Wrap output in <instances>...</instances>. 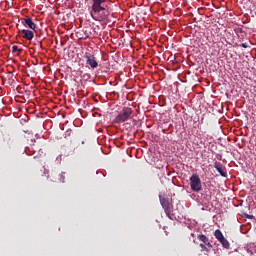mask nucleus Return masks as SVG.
Instances as JSON below:
<instances>
[{"instance_id": "nucleus-1", "label": "nucleus", "mask_w": 256, "mask_h": 256, "mask_svg": "<svg viewBox=\"0 0 256 256\" xmlns=\"http://www.w3.org/2000/svg\"><path fill=\"white\" fill-rule=\"evenodd\" d=\"M93 5H92V11L97 15L93 16V13H91L92 18L95 21H105L109 17V10H107V6H105V0H92Z\"/></svg>"}, {"instance_id": "nucleus-2", "label": "nucleus", "mask_w": 256, "mask_h": 256, "mask_svg": "<svg viewBox=\"0 0 256 256\" xmlns=\"http://www.w3.org/2000/svg\"><path fill=\"white\" fill-rule=\"evenodd\" d=\"M133 110L129 107H124L115 118L116 123H125L128 119H131Z\"/></svg>"}, {"instance_id": "nucleus-3", "label": "nucleus", "mask_w": 256, "mask_h": 256, "mask_svg": "<svg viewBox=\"0 0 256 256\" xmlns=\"http://www.w3.org/2000/svg\"><path fill=\"white\" fill-rule=\"evenodd\" d=\"M190 187L192 191H195V193H199V191L203 189V185L201 184V178H199V175L193 174L190 177Z\"/></svg>"}, {"instance_id": "nucleus-4", "label": "nucleus", "mask_w": 256, "mask_h": 256, "mask_svg": "<svg viewBox=\"0 0 256 256\" xmlns=\"http://www.w3.org/2000/svg\"><path fill=\"white\" fill-rule=\"evenodd\" d=\"M160 203L162 205V208L164 209L167 217L171 215V207H173V203L169 201V198L162 197L161 195L159 196Z\"/></svg>"}, {"instance_id": "nucleus-5", "label": "nucleus", "mask_w": 256, "mask_h": 256, "mask_svg": "<svg viewBox=\"0 0 256 256\" xmlns=\"http://www.w3.org/2000/svg\"><path fill=\"white\" fill-rule=\"evenodd\" d=\"M21 23L25 27H28V29H32L33 31H35V29H37V25L34 23L33 19H31V17H29V16L22 18Z\"/></svg>"}, {"instance_id": "nucleus-6", "label": "nucleus", "mask_w": 256, "mask_h": 256, "mask_svg": "<svg viewBox=\"0 0 256 256\" xmlns=\"http://www.w3.org/2000/svg\"><path fill=\"white\" fill-rule=\"evenodd\" d=\"M86 63L87 65H90L92 69H97L99 67V63H97V59H95V56L92 54L86 55Z\"/></svg>"}, {"instance_id": "nucleus-7", "label": "nucleus", "mask_w": 256, "mask_h": 256, "mask_svg": "<svg viewBox=\"0 0 256 256\" xmlns=\"http://www.w3.org/2000/svg\"><path fill=\"white\" fill-rule=\"evenodd\" d=\"M51 179L54 183H65V176L63 175V173L54 172L51 175Z\"/></svg>"}, {"instance_id": "nucleus-8", "label": "nucleus", "mask_w": 256, "mask_h": 256, "mask_svg": "<svg viewBox=\"0 0 256 256\" xmlns=\"http://www.w3.org/2000/svg\"><path fill=\"white\" fill-rule=\"evenodd\" d=\"M214 168L216 169V171H218L221 177H227V173L223 171V165L221 164V162H215Z\"/></svg>"}, {"instance_id": "nucleus-9", "label": "nucleus", "mask_w": 256, "mask_h": 256, "mask_svg": "<svg viewBox=\"0 0 256 256\" xmlns=\"http://www.w3.org/2000/svg\"><path fill=\"white\" fill-rule=\"evenodd\" d=\"M22 37L24 39H27L28 41H31L34 37L33 31H31V30H22Z\"/></svg>"}, {"instance_id": "nucleus-10", "label": "nucleus", "mask_w": 256, "mask_h": 256, "mask_svg": "<svg viewBox=\"0 0 256 256\" xmlns=\"http://www.w3.org/2000/svg\"><path fill=\"white\" fill-rule=\"evenodd\" d=\"M214 237L220 242L225 239V236H223V233L221 230L217 229L214 233Z\"/></svg>"}, {"instance_id": "nucleus-11", "label": "nucleus", "mask_w": 256, "mask_h": 256, "mask_svg": "<svg viewBox=\"0 0 256 256\" xmlns=\"http://www.w3.org/2000/svg\"><path fill=\"white\" fill-rule=\"evenodd\" d=\"M198 239L199 241H202V243H204V245L209 241V238L205 235H198Z\"/></svg>"}, {"instance_id": "nucleus-12", "label": "nucleus", "mask_w": 256, "mask_h": 256, "mask_svg": "<svg viewBox=\"0 0 256 256\" xmlns=\"http://www.w3.org/2000/svg\"><path fill=\"white\" fill-rule=\"evenodd\" d=\"M220 243L224 247V249H229V241H227L225 238L220 241Z\"/></svg>"}, {"instance_id": "nucleus-13", "label": "nucleus", "mask_w": 256, "mask_h": 256, "mask_svg": "<svg viewBox=\"0 0 256 256\" xmlns=\"http://www.w3.org/2000/svg\"><path fill=\"white\" fill-rule=\"evenodd\" d=\"M17 51H18V53H21V51H23L22 49H19V47H17V46H12V53H17Z\"/></svg>"}, {"instance_id": "nucleus-14", "label": "nucleus", "mask_w": 256, "mask_h": 256, "mask_svg": "<svg viewBox=\"0 0 256 256\" xmlns=\"http://www.w3.org/2000/svg\"><path fill=\"white\" fill-rule=\"evenodd\" d=\"M244 217H245L246 219H255V216L249 215V214H244Z\"/></svg>"}, {"instance_id": "nucleus-15", "label": "nucleus", "mask_w": 256, "mask_h": 256, "mask_svg": "<svg viewBox=\"0 0 256 256\" xmlns=\"http://www.w3.org/2000/svg\"><path fill=\"white\" fill-rule=\"evenodd\" d=\"M201 249H204V251H209V249H207V246H205V244L201 243L200 244Z\"/></svg>"}, {"instance_id": "nucleus-16", "label": "nucleus", "mask_w": 256, "mask_h": 256, "mask_svg": "<svg viewBox=\"0 0 256 256\" xmlns=\"http://www.w3.org/2000/svg\"><path fill=\"white\" fill-rule=\"evenodd\" d=\"M240 46H242L244 49H247V47H249V44H247V43H242Z\"/></svg>"}, {"instance_id": "nucleus-17", "label": "nucleus", "mask_w": 256, "mask_h": 256, "mask_svg": "<svg viewBox=\"0 0 256 256\" xmlns=\"http://www.w3.org/2000/svg\"><path fill=\"white\" fill-rule=\"evenodd\" d=\"M207 247H209L211 249V247H213V245H211V242H209V240L206 242L205 244Z\"/></svg>"}, {"instance_id": "nucleus-18", "label": "nucleus", "mask_w": 256, "mask_h": 256, "mask_svg": "<svg viewBox=\"0 0 256 256\" xmlns=\"http://www.w3.org/2000/svg\"><path fill=\"white\" fill-rule=\"evenodd\" d=\"M83 39H89V34H86Z\"/></svg>"}, {"instance_id": "nucleus-19", "label": "nucleus", "mask_w": 256, "mask_h": 256, "mask_svg": "<svg viewBox=\"0 0 256 256\" xmlns=\"http://www.w3.org/2000/svg\"><path fill=\"white\" fill-rule=\"evenodd\" d=\"M82 145H85V141H82Z\"/></svg>"}]
</instances>
